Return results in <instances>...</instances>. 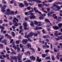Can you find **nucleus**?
Wrapping results in <instances>:
<instances>
[{
	"label": "nucleus",
	"instance_id": "f257e3e1",
	"mask_svg": "<svg viewBox=\"0 0 62 62\" xmlns=\"http://www.w3.org/2000/svg\"><path fill=\"white\" fill-rule=\"evenodd\" d=\"M10 57L11 58L10 60H14L15 61V62H17V58L16 56H10Z\"/></svg>",
	"mask_w": 62,
	"mask_h": 62
},
{
	"label": "nucleus",
	"instance_id": "f03ea898",
	"mask_svg": "<svg viewBox=\"0 0 62 62\" xmlns=\"http://www.w3.org/2000/svg\"><path fill=\"white\" fill-rule=\"evenodd\" d=\"M53 4V7H56V5H58L60 4V5H62V3L60 2H54Z\"/></svg>",
	"mask_w": 62,
	"mask_h": 62
},
{
	"label": "nucleus",
	"instance_id": "7ed1b4c3",
	"mask_svg": "<svg viewBox=\"0 0 62 62\" xmlns=\"http://www.w3.org/2000/svg\"><path fill=\"white\" fill-rule=\"evenodd\" d=\"M22 41L24 44H27L28 40L27 39H25L23 40Z\"/></svg>",
	"mask_w": 62,
	"mask_h": 62
},
{
	"label": "nucleus",
	"instance_id": "20e7f679",
	"mask_svg": "<svg viewBox=\"0 0 62 62\" xmlns=\"http://www.w3.org/2000/svg\"><path fill=\"white\" fill-rule=\"evenodd\" d=\"M60 54V52H58L57 53V55L56 56V57L58 59H59V57H62V55H59Z\"/></svg>",
	"mask_w": 62,
	"mask_h": 62
},
{
	"label": "nucleus",
	"instance_id": "39448f33",
	"mask_svg": "<svg viewBox=\"0 0 62 62\" xmlns=\"http://www.w3.org/2000/svg\"><path fill=\"white\" fill-rule=\"evenodd\" d=\"M45 22H46V23H49V24L50 25H51V26H52V23L50 22V21H49V20L48 19H46L45 20Z\"/></svg>",
	"mask_w": 62,
	"mask_h": 62
},
{
	"label": "nucleus",
	"instance_id": "423d86ee",
	"mask_svg": "<svg viewBox=\"0 0 62 62\" xmlns=\"http://www.w3.org/2000/svg\"><path fill=\"white\" fill-rule=\"evenodd\" d=\"M7 41V40L6 39H5L4 40H2L1 42L2 43H4L5 45H7V43H6Z\"/></svg>",
	"mask_w": 62,
	"mask_h": 62
},
{
	"label": "nucleus",
	"instance_id": "0eeeda50",
	"mask_svg": "<svg viewBox=\"0 0 62 62\" xmlns=\"http://www.w3.org/2000/svg\"><path fill=\"white\" fill-rule=\"evenodd\" d=\"M16 22H18L19 21L18 19L16 17H15L13 18V22H16Z\"/></svg>",
	"mask_w": 62,
	"mask_h": 62
},
{
	"label": "nucleus",
	"instance_id": "6e6552de",
	"mask_svg": "<svg viewBox=\"0 0 62 62\" xmlns=\"http://www.w3.org/2000/svg\"><path fill=\"white\" fill-rule=\"evenodd\" d=\"M30 59H32L33 61H35L36 60V58L33 55H32L30 57Z\"/></svg>",
	"mask_w": 62,
	"mask_h": 62
},
{
	"label": "nucleus",
	"instance_id": "1a4fd4ad",
	"mask_svg": "<svg viewBox=\"0 0 62 62\" xmlns=\"http://www.w3.org/2000/svg\"><path fill=\"white\" fill-rule=\"evenodd\" d=\"M18 56H17V57L18 60H21V58H22V57L21 56V55L20 54H18Z\"/></svg>",
	"mask_w": 62,
	"mask_h": 62
},
{
	"label": "nucleus",
	"instance_id": "9d476101",
	"mask_svg": "<svg viewBox=\"0 0 62 62\" xmlns=\"http://www.w3.org/2000/svg\"><path fill=\"white\" fill-rule=\"evenodd\" d=\"M53 29L55 30H58V29H59V28L56 26H53Z\"/></svg>",
	"mask_w": 62,
	"mask_h": 62
},
{
	"label": "nucleus",
	"instance_id": "9b49d317",
	"mask_svg": "<svg viewBox=\"0 0 62 62\" xmlns=\"http://www.w3.org/2000/svg\"><path fill=\"white\" fill-rule=\"evenodd\" d=\"M26 46L27 48L29 49H30L31 48V44L29 43H28L27 44Z\"/></svg>",
	"mask_w": 62,
	"mask_h": 62
},
{
	"label": "nucleus",
	"instance_id": "f8f14e48",
	"mask_svg": "<svg viewBox=\"0 0 62 62\" xmlns=\"http://www.w3.org/2000/svg\"><path fill=\"white\" fill-rule=\"evenodd\" d=\"M24 4H23L22 3H19V6L20 8H22L23 7H24Z\"/></svg>",
	"mask_w": 62,
	"mask_h": 62
},
{
	"label": "nucleus",
	"instance_id": "ddd939ff",
	"mask_svg": "<svg viewBox=\"0 0 62 62\" xmlns=\"http://www.w3.org/2000/svg\"><path fill=\"white\" fill-rule=\"evenodd\" d=\"M33 35H34V33L30 32V33L28 34V36L29 37H30L31 36H33Z\"/></svg>",
	"mask_w": 62,
	"mask_h": 62
},
{
	"label": "nucleus",
	"instance_id": "4468645a",
	"mask_svg": "<svg viewBox=\"0 0 62 62\" xmlns=\"http://www.w3.org/2000/svg\"><path fill=\"white\" fill-rule=\"evenodd\" d=\"M24 5L26 7V6H28L29 5V4L27 3V2L25 1V0L24 1Z\"/></svg>",
	"mask_w": 62,
	"mask_h": 62
},
{
	"label": "nucleus",
	"instance_id": "2eb2a0df",
	"mask_svg": "<svg viewBox=\"0 0 62 62\" xmlns=\"http://www.w3.org/2000/svg\"><path fill=\"white\" fill-rule=\"evenodd\" d=\"M53 17L54 19H57V16L56 15V14H53Z\"/></svg>",
	"mask_w": 62,
	"mask_h": 62
},
{
	"label": "nucleus",
	"instance_id": "dca6fc26",
	"mask_svg": "<svg viewBox=\"0 0 62 62\" xmlns=\"http://www.w3.org/2000/svg\"><path fill=\"white\" fill-rule=\"evenodd\" d=\"M23 26H27V23L25 22H24L23 24Z\"/></svg>",
	"mask_w": 62,
	"mask_h": 62
},
{
	"label": "nucleus",
	"instance_id": "f3484780",
	"mask_svg": "<svg viewBox=\"0 0 62 62\" xmlns=\"http://www.w3.org/2000/svg\"><path fill=\"white\" fill-rule=\"evenodd\" d=\"M47 56V54H42V56L43 58H45Z\"/></svg>",
	"mask_w": 62,
	"mask_h": 62
},
{
	"label": "nucleus",
	"instance_id": "a211bd4d",
	"mask_svg": "<svg viewBox=\"0 0 62 62\" xmlns=\"http://www.w3.org/2000/svg\"><path fill=\"white\" fill-rule=\"evenodd\" d=\"M11 34L12 35V36L13 37H14L15 36V33L13 31H12L11 32Z\"/></svg>",
	"mask_w": 62,
	"mask_h": 62
},
{
	"label": "nucleus",
	"instance_id": "6ab92c4d",
	"mask_svg": "<svg viewBox=\"0 0 62 62\" xmlns=\"http://www.w3.org/2000/svg\"><path fill=\"white\" fill-rule=\"evenodd\" d=\"M13 23H15V24H14V26H18L19 25L17 22H13Z\"/></svg>",
	"mask_w": 62,
	"mask_h": 62
},
{
	"label": "nucleus",
	"instance_id": "aec40b11",
	"mask_svg": "<svg viewBox=\"0 0 62 62\" xmlns=\"http://www.w3.org/2000/svg\"><path fill=\"white\" fill-rule=\"evenodd\" d=\"M37 58L36 61L38 62H40V61H41V59H39V57H38Z\"/></svg>",
	"mask_w": 62,
	"mask_h": 62
},
{
	"label": "nucleus",
	"instance_id": "412c9836",
	"mask_svg": "<svg viewBox=\"0 0 62 62\" xmlns=\"http://www.w3.org/2000/svg\"><path fill=\"white\" fill-rule=\"evenodd\" d=\"M23 27H24V30H29V28H27L26 27L27 26H23Z\"/></svg>",
	"mask_w": 62,
	"mask_h": 62
},
{
	"label": "nucleus",
	"instance_id": "4be33fe9",
	"mask_svg": "<svg viewBox=\"0 0 62 62\" xmlns=\"http://www.w3.org/2000/svg\"><path fill=\"white\" fill-rule=\"evenodd\" d=\"M10 14L12 15H13V14H14V12L11 11V12H10V13H9L8 14V15L9 16V14Z\"/></svg>",
	"mask_w": 62,
	"mask_h": 62
},
{
	"label": "nucleus",
	"instance_id": "5701e85b",
	"mask_svg": "<svg viewBox=\"0 0 62 62\" xmlns=\"http://www.w3.org/2000/svg\"><path fill=\"white\" fill-rule=\"evenodd\" d=\"M21 41L20 40H17L16 41V44H19L20 43L19 41Z\"/></svg>",
	"mask_w": 62,
	"mask_h": 62
},
{
	"label": "nucleus",
	"instance_id": "b1692460",
	"mask_svg": "<svg viewBox=\"0 0 62 62\" xmlns=\"http://www.w3.org/2000/svg\"><path fill=\"white\" fill-rule=\"evenodd\" d=\"M7 14L8 15V13H10V12H11V11L10 10V9H7Z\"/></svg>",
	"mask_w": 62,
	"mask_h": 62
},
{
	"label": "nucleus",
	"instance_id": "393cba45",
	"mask_svg": "<svg viewBox=\"0 0 62 62\" xmlns=\"http://www.w3.org/2000/svg\"><path fill=\"white\" fill-rule=\"evenodd\" d=\"M1 11H2L3 13L5 12V9L4 8H1Z\"/></svg>",
	"mask_w": 62,
	"mask_h": 62
},
{
	"label": "nucleus",
	"instance_id": "a878e982",
	"mask_svg": "<svg viewBox=\"0 0 62 62\" xmlns=\"http://www.w3.org/2000/svg\"><path fill=\"white\" fill-rule=\"evenodd\" d=\"M5 37H7V38H9V37H10V35H8V34H6L5 35Z\"/></svg>",
	"mask_w": 62,
	"mask_h": 62
},
{
	"label": "nucleus",
	"instance_id": "bb28decb",
	"mask_svg": "<svg viewBox=\"0 0 62 62\" xmlns=\"http://www.w3.org/2000/svg\"><path fill=\"white\" fill-rule=\"evenodd\" d=\"M51 58L52 60L53 61H54L55 59H54V56L53 55H52Z\"/></svg>",
	"mask_w": 62,
	"mask_h": 62
},
{
	"label": "nucleus",
	"instance_id": "cd10ccee",
	"mask_svg": "<svg viewBox=\"0 0 62 62\" xmlns=\"http://www.w3.org/2000/svg\"><path fill=\"white\" fill-rule=\"evenodd\" d=\"M30 25L31 26H34V24L33 22H31L30 23Z\"/></svg>",
	"mask_w": 62,
	"mask_h": 62
},
{
	"label": "nucleus",
	"instance_id": "c85d7f7f",
	"mask_svg": "<svg viewBox=\"0 0 62 62\" xmlns=\"http://www.w3.org/2000/svg\"><path fill=\"white\" fill-rule=\"evenodd\" d=\"M27 1H28V2H31L32 3V1H33L34 2H36V0H27Z\"/></svg>",
	"mask_w": 62,
	"mask_h": 62
},
{
	"label": "nucleus",
	"instance_id": "c756f323",
	"mask_svg": "<svg viewBox=\"0 0 62 62\" xmlns=\"http://www.w3.org/2000/svg\"><path fill=\"white\" fill-rule=\"evenodd\" d=\"M20 51V47H18L17 48V52L18 53H19Z\"/></svg>",
	"mask_w": 62,
	"mask_h": 62
},
{
	"label": "nucleus",
	"instance_id": "7c9ffc66",
	"mask_svg": "<svg viewBox=\"0 0 62 62\" xmlns=\"http://www.w3.org/2000/svg\"><path fill=\"white\" fill-rule=\"evenodd\" d=\"M58 25L60 28H61V26H62V23H59V24H58Z\"/></svg>",
	"mask_w": 62,
	"mask_h": 62
},
{
	"label": "nucleus",
	"instance_id": "2f4dec72",
	"mask_svg": "<svg viewBox=\"0 0 62 62\" xmlns=\"http://www.w3.org/2000/svg\"><path fill=\"white\" fill-rule=\"evenodd\" d=\"M54 34L56 36L58 37V34H57V31H56L55 33H54Z\"/></svg>",
	"mask_w": 62,
	"mask_h": 62
},
{
	"label": "nucleus",
	"instance_id": "473e14b6",
	"mask_svg": "<svg viewBox=\"0 0 62 62\" xmlns=\"http://www.w3.org/2000/svg\"><path fill=\"white\" fill-rule=\"evenodd\" d=\"M38 23H39L38 25H37V26H41V23H40V22H38Z\"/></svg>",
	"mask_w": 62,
	"mask_h": 62
},
{
	"label": "nucleus",
	"instance_id": "72a5a7b5",
	"mask_svg": "<svg viewBox=\"0 0 62 62\" xmlns=\"http://www.w3.org/2000/svg\"><path fill=\"white\" fill-rule=\"evenodd\" d=\"M45 59L46 60H50V57H46Z\"/></svg>",
	"mask_w": 62,
	"mask_h": 62
},
{
	"label": "nucleus",
	"instance_id": "f704fd0d",
	"mask_svg": "<svg viewBox=\"0 0 62 62\" xmlns=\"http://www.w3.org/2000/svg\"><path fill=\"white\" fill-rule=\"evenodd\" d=\"M34 24H36V25H37V24H38V22H37V21H34Z\"/></svg>",
	"mask_w": 62,
	"mask_h": 62
},
{
	"label": "nucleus",
	"instance_id": "c9c22d12",
	"mask_svg": "<svg viewBox=\"0 0 62 62\" xmlns=\"http://www.w3.org/2000/svg\"><path fill=\"white\" fill-rule=\"evenodd\" d=\"M38 6L39 7H40L41 8V7H42V4H38Z\"/></svg>",
	"mask_w": 62,
	"mask_h": 62
},
{
	"label": "nucleus",
	"instance_id": "e433bc0d",
	"mask_svg": "<svg viewBox=\"0 0 62 62\" xmlns=\"http://www.w3.org/2000/svg\"><path fill=\"white\" fill-rule=\"evenodd\" d=\"M6 8H7V6H6V5H4L3 7H2V8H4V9Z\"/></svg>",
	"mask_w": 62,
	"mask_h": 62
},
{
	"label": "nucleus",
	"instance_id": "4c0bfd02",
	"mask_svg": "<svg viewBox=\"0 0 62 62\" xmlns=\"http://www.w3.org/2000/svg\"><path fill=\"white\" fill-rule=\"evenodd\" d=\"M44 18L43 17H42V16H40L39 17V19L40 20H43V18Z\"/></svg>",
	"mask_w": 62,
	"mask_h": 62
},
{
	"label": "nucleus",
	"instance_id": "58836bf2",
	"mask_svg": "<svg viewBox=\"0 0 62 62\" xmlns=\"http://www.w3.org/2000/svg\"><path fill=\"white\" fill-rule=\"evenodd\" d=\"M28 41H29L30 42H32V40H31V39L30 38H28Z\"/></svg>",
	"mask_w": 62,
	"mask_h": 62
},
{
	"label": "nucleus",
	"instance_id": "ea45409f",
	"mask_svg": "<svg viewBox=\"0 0 62 62\" xmlns=\"http://www.w3.org/2000/svg\"><path fill=\"white\" fill-rule=\"evenodd\" d=\"M7 33V31L6 30H4L3 31V33L4 34H6Z\"/></svg>",
	"mask_w": 62,
	"mask_h": 62
},
{
	"label": "nucleus",
	"instance_id": "a19ab883",
	"mask_svg": "<svg viewBox=\"0 0 62 62\" xmlns=\"http://www.w3.org/2000/svg\"><path fill=\"white\" fill-rule=\"evenodd\" d=\"M42 38L44 39H47V37H46V36H43Z\"/></svg>",
	"mask_w": 62,
	"mask_h": 62
},
{
	"label": "nucleus",
	"instance_id": "79ce46f5",
	"mask_svg": "<svg viewBox=\"0 0 62 62\" xmlns=\"http://www.w3.org/2000/svg\"><path fill=\"white\" fill-rule=\"evenodd\" d=\"M4 39V36H2V35H1V37L0 38V40H2V39Z\"/></svg>",
	"mask_w": 62,
	"mask_h": 62
},
{
	"label": "nucleus",
	"instance_id": "37998d69",
	"mask_svg": "<svg viewBox=\"0 0 62 62\" xmlns=\"http://www.w3.org/2000/svg\"><path fill=\"white\" fill-rule=\"evenodd\" d=\"M53 13H52V12H50L49 13V14H48L47 15L48 16H50V15H51Z\"/></svg>",
	"mask_w": 62,
	"mask_h": 62
},
{
	"label": "nucleus",
	"instance_id": "c03bdc74",
	"mask_svg": "<svg viewBox=\"0 0 62 62\" xmlns=\"http://www.w3.org/2000/svg\"><path fill=\"white\" fill-rule=\"evenodd\" d=\"M33 35H34V36H38V33H35L34 34L33 33Z\"/></svg>",
	"mask_w": 62,
	"mask_h": 62
},
{
	"label": "nucleus",
	"instance_id": "a18cd8bd",
	"mask_svg": "<svg viewBox=\"0 0 62 62\" xmlns=\"http://www.w3.org/2000/svg\"><path fill=\"white\" fill-rule=\"evenodd\" d=\"M0 29H4V28L3 27L0 25Z\"/></svg>",
	"mask_w": 62,
	"mask_h": 62
},
{
	"label": "nucleus",
	"instance_id": "49530a36",
	"mask_svg": "<svg viewBox=\"0 0 62 62\" xmlns=\"http://www.w3.org/2000/svg\"><path fill=\"white\" fill-rule=\"evenodd\" d=\"M57 8H58V10H59L60 9H61V8H60V7L59 6H57Z\"/></svg>",
	"mask_w": 62,
	"mask_h": 62
},
{
	"label": "nucleus",
	"instance_id": "de8ad7c7",
	"mask_svg": "<svg viewBox=\"0 0 62 62\" xmlns=\"http://www.w3.org/2000/svg\"><path fill=\"white\" fill-rule=\"evenodd\" d=\"M49 52V50L48 49H46L45 50V53H48Z\"/></svg>",
	"mask_w": 62,
	"mask_h": 62
},
{
	"label": "nucleus",
	"instance_id": "09e8293b",
	"mask_svg": "<svg viewBox=\"0 0 62 62\" xmlns=\"http://www.w3.org/2000/svg\"><path fill=\"white\" fill-rule=\"evenodd\" d=\"M37 3H41V1H40V0H38L37 1Z\"/></svg>",
	"mask_w": 62,
	"mask_h": 62
},
{
	"label": "nucleus",
	"instance_id": "8fccbe9b",
	"mask_svg": "<svg viewBox=\"0 0 62 62\" xmlns=\"http://www.w3.org/2000/svg\"><path fill=\"white\" fill-rule=\"evenodd\" d=\"M6 49L7 50V51H8L10 49L7 46H6Z\"/></svg>",
	"mask_w": 62,
	"mask_h": 62
},
{
	"label": "nucleus",
	"instance_id": "3c124183",
	"mask_svg": "<svg viewBox=\"0 0 62 62\" xmlns=\"http://www.w3.org/2000/svg\"><path fill=\"white\" fill-rule=\"evenodd\" d=\"M13 47L14 49H15V50H16V49H17V47L15 46H13Z\"/></svg>",
	"mask_w": 62,
	"mask_h": 62
},
{
	"label": "nucleus",
	"instance_id": "603ef678",
	"mask_svg": "<svg viewBox=\"0 0 62 62\" xmlns=\"http://www.w3.org/2000/svg\"><path fill=\"white\" fill-rule=\"evenodd\" d=\"M46 41V42L48 43L49 42V40L48 39H45Z\"/></svg>",
	"mask_w": 62,
	"mask_h": 62
},
{
	"label": "nucleus",
	"instance_id": "864d4df0",
	"mask_svg": "<svg viewBox=\"0 0 62 62\" xmlns=\"http://www.w3.org/2000/svg\"><path fill=\"white\" fill-rule=\"evenodd\" d=\"M12 27L13 29H15L16 28V27H15V26H12Z\"/></svg>",
	"mask_w": 62,
	"mask_h": 62
},
{
	"label": "nucleus",
	"instance_id": "5fc2aeb1",
	"mask_svg": "<svg viewBox=\"0 0 62 62\" xmlns=\"http://www.w3.org/2000/svg\"><path fill=\"white\" fill-rule=\"evenodd\" d=\"M24 62H31L30 60H28L26 61H24Z\"/></svg>",
	"mask_w": 62,
	"mask_h": 62
},
{
	"label": "nucleus",
	"instance_id": "6e6d98bb",
	"mask_svg": "<svg viewBox=\"0 0 62 62\" xmlns=\"http://www.w3.org/2000/svg\"><path fill=\"white\" fill-rule=\"evenodd\" d=\"M2 2L3 3V4H6V2L5 0H2Z\"/></svg>",
	"mask_w": 62,
	"mask_h": 62
},
{
	"label": "nucleus",
	"instance_id": "4d7b16f0",
	"mask_svg": "<svg viewBox=\"0 0 62 62\" xmlns=\"http://www.w3.org/2000/svg\"><path fill=\"white\" fill-rule=\"evenodd\" d=\"M27 53L28 54H29V55H30V54H31V53H30V51H27Z\"/></svg>",
	"mask_w": 62,
	"mask_h": 62
},
{
	"label": "nucleus",
	"instance_id": "13d9d810",
	"mask_svg": "<svg viewBox=\"0 0 62 62\" xmlns=\"http://www.w3.org/2000/svg\"><path fill=\"white\" fill-rule=\"evenodd\" d=\"M19 46L20 47V48H23V45L21 44H20Z\"/></svg>",
	"mask_w": 62,
	"mask_h": 62
},
{
	"label": "nucleus",
	"instance_id": "bf43d9fd",
	"mask_svg": "<svg viewBox=\"0 0 62 62\" xmlns=\"http://www.w3.org/2000/svg\"><path fill=\"white\" fill-rule=\"evenodd\" d=\"M42 32L43 33V34H45V30H44L43 29L42 30Z\"/></svg>",
	"mask_w": 62,
	"mask_h": 62
},
{
	"label": "nucleus",
	"instance_id": "052dcab7",
	"mask_svg": "<svg viewBox=\"0 0 62 62\" xmlns=\"http://www.w3.org/2000/svg\"><path fill=\"white\" fill-rule=\"evenodd\" d=\"M12 53H13V54H16V53L15 51H12Z\"/></svg>",
	"mask_w": 62,
	"mask_h": 62
},
{
	"label": "nucleus",
	"instance_id": "680f3d73",
	"mask_svg": "<svg viewBox=\"0 0 62 62\" xmlns=\"http://www.w3.org/2000/svg\"><path fill=\"white\" fill-rule=\"evenodd\" d=\"M24 38H27V39L28 38V37H28V35H25L24 37Z\"/></svg>",
	"mask_w": 62,
	"mask_h": 62
},
{
	"label": "nucleus",
	"instance_id": "e2e57ef3",
	"mask_svg": "<svg viewBox=\"0 0 62 62\" xmlns=\"http://www.w3.org/2000/svg\"><path fill=\"white\" fill-rule=\"evenodd\" d=\"M30 6H29V7H27V9H28V10H30Z\"/></svg>",
	"mask_w": 62,
	"mask_h": 62
},
{
	"label": "nucleus",
	"instance_id": "0e129e2a",
	"mask_svg": "<svg viewBox=\"0 0 62 62\" xmlns=\"http://www.w3.org/2000/svg\"><path fill=\"white\" fill-rule=\"evenodd\" d=\"M23 26H20L19 27V28L20 29H23Z\"/></svg>",
	"mask_w": 62,
	"mask_h": 62
},
{
	"label": "nucleus",
	"instance_id": "69168bd1",
	"mask_svg": "<svg viewBox=\"0 0 62 62\" xmlns=\"http://www.w3.org/2000/svg\"><path fill=\"white\" fill-rule=\"evenodd\" d=\"M16 17L18 19H20L21 18V16L19 15H17L16 16Z\"/></svg>",
	"mask_w": 62,
	"mask_h": 62
},
{
	"label": "nucleus",
	"instance_id": "338daca9",
	"mask_svg": "<svg viewBox=\"0 0 62 62\" xmlns=\"http://www.w3.org/2000/svg\"><path fill=\"white\" fill-rule=\"evenodd\" d=\"M28 19V18L27 17H26L24 18V20L25 21H27Z\"/></svg>",
	"mask_w": 62,
	"mask_h": 62
},
{
	"label": "nucleus",
	"instance_id": "774afa93",
	"mask_svg": "<svg viewBox=\"0 0 62 62\" xmlns=\"http://www.w3.org/2000/svg\"><path fill=\"white\" fill-rule=\"evenodd\" d=\"M40 48H39L38 47L37 50L38 51H40Z\"/></svg>",
	"mask_w": 62,
	"mask_h": 62
}]
</instances>
